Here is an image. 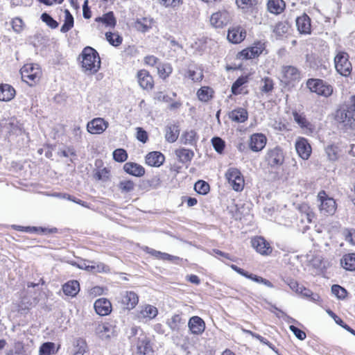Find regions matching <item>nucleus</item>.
Listing matches in <instances>:
<instances>
[{
	"instance_id": "4",
	"label": "nucleus",
	"mask_w": 355,
	"mask_h": 355,
	"mask_svg": "<svg viewBox=\"0 0 355 355\" xmlns=\"http://www.w3.org/2000/svg\"><path fill=\"white\" fill-rule=\"evenodd\" d=\"M347 53L343 51H336L334 57V65L336 71L343 76H349L352 70V65L349 60Z\"/></svg>"
},
{
	"instance_id": "20",
	"label": "nucleus",
	"mask_w": 355,
	"mask_h": 355,
	"mask_svg": "<svg viewBox=\"0 0 355 355\" xmlns=\"http://www.w3.org/2000/svg\"><path fill=\"white\" fill-rule=\"evenodd\" d=\"M188 326L191 333L196 335L201 334L205 329L204 320L198 316L191 317L189 320Z\"/></svg>"
},
{
	"instance_id": "61",
	"label": "nucleus",
	"mask_w": 355,
	"mask_h": 355,
	"mask_svg": "<svg viewBox=\"0 0 355 355\" xmlns=\"http://www.w3.org/2000/svg\"><path fill=\"white\" fill-rule=\"evenodd\" d=\"M137 139L142 143H146L148 140L147 132L141 128H137Z\"/></svg>"
},
{
	"instance_id": "18",
	"label": "nucleus",
	"mask_w": 355,
	"mask_h": 355,
	"mask_svg": "<svg viewBox=\"0 0 355 355\" xmlns=\"http://www.w3.org/2000/svg\"><path fill=\"white\" fill-rule=\"evenodd\" d=\"M266 144V137L261 133H255L250 137V148L254 152L261 150Z\"/></svg>"
},
{
	"instance_id": "39",
	"label": "nucleus",
	"mask_w": 355,
	"mask_h": 355,
	"mask_svg": "<svg viewBox=\"0 0 355 355\" xmlns=\"http://www.w3.org/2000/svg\"><path fill=\"white\" fill-rule=\"evenodd\" d=\"M7 355H26L23 342L20 340L15 341L12 347L8 350Z\"/></svg>"
},
{
	"instance_id": "12",
	"label": "nucleus",
	"mask_w": 355,
	"mask_h": 355,
	"mask_svg": "<svg viewBox=\"0 0 355 355\" xmlns=\"http://www.w3.org/2000/svg\"><path fill=\"white\" fill-rule=\"evenodd\" d=\"M265 44L261 42H254L253 46L243 49L241 53L240 57L243 59H252L258 57L264 50Z\"/></svg>"
},
{
	"instance_id": "30",
	"label": "nucleus",
	"mask_w": 355,
	"mask_h": 355,
	"mask_svg": "<svg viewBox=\"0 0 355 355\" xmlns=\"http://www.w3.org/2000/svg\"><path fill=\"white\" fill-rule=\"evenodd\" d=\"M248 112L245 109L239 107L229 113V117L236 123H243L248 119Z\"/></svg>"
},
{
	"instance_id": "2",
	"label": "nucleus",
	"mask_w": 355,
	"mask_h": 355,
	"mask_svg": "<svg viewBox=\"0 0 355 355\" xmlns=\"http://www.w3.org/2000/svg\"><path fill=\"white\" fill-rule=\"evenodd\" d=\"M335 119L344 126L355 128V95L352 96L347 103L337 109Z\"/></svg>"
},
{
	"instance_id": "50",
	"label": "nucleus",
	"mask_w": 355,
	"mask_h": 355,
	"mask_svg": "<svg viewBox=\"0 0 355 355\" xmlns=\"http://www.w3.org/2000/svg\"><path fill=\"white\" fill-rule=\"evenodd\" d=\"M194 189L198 193L205 195L209 192V185L203 180H199L195 184Z\"/></svg>"
},
{
	"instance_id": "48",
	"label": "nucleus",
	"mask_w": 355,
	"mask_h": 355,
	"mask_svg": "<svg viewBox=\"0 0 355 355\" xmlns=\"http://www.w3.org/2000/svg\"><path fill=\"white\" fill-rule=\"evenodd\" d=\"M289 26L287 23L284 21L278 22L274 29L273 32L278 36H282L284 34L286 33L288 31Z\"/></svg>"
},
{
	"instance_id": "6",
	"label": "nucleus",
	"mask_w": 355,
	"mask_h": 355,
	"mask_svg": "<svg viewBox=\"0 0 355 355\" xmlns=\"http://www.w3.org/2000/svg\"><path fill=\"white\" fill-rule=\"evenodd\" d=\"M320 202L319 210L320 214L325 216L333 215L336 210V203L333 198L329 197L324 191H320L317 196Z\"/></svg>"
},
{
	"instance_id": "49",
	"label": "nucleus",
	"mask_w": 355,
	"mask_h": 355,
	"mask_svg": "<svg viewBox=\"0 0 355 355\" xmlns=\"http://www.w3.org/2000/svg\"><path fill=\"white\" fill-rule=\"evenodd\" d=\"M105 36L109 43L115 46H119L123 40L122 37L118 34L112 33L111 32L106 33Z\"/></svg>"
},
{
	"instance_id": "55",
	"label": "nucleus",
	"mask_w": 355,
	"mask_h": 355,
	"mask_svg": "<svg viewBox=\"0 0 355 355\" xmlns=\"http://www.w3.org/2000/svg\"><path fill=\"white\" fill-rule=\"evenodd\" d=\"M212 144L215 150L218 153H221L225 147V142L219 137H214L212 139Z\"/></svg>"
},
{
	"instance_id": "42",
	"label": "nucleus",
	"mask_w": 355,
	"mask_h": 355,
	"mask_svg": "<svg viewBox=\"0 0 355 355\" xmlns=\"http://www.w3.org/2000/svg\"><path fill=\"white\" fill-rule=\"evenodd\" d=\"M157 73L162 79H166L172 73L173 69L170 64H159L157 67Z\"/></svg>"
},
{
	"instance_id": "3",
	"label": "nucleus",
	"mask_w": 355,
	"mask_h": 355,
	"mask_svg": "<svg viewBox=\"0 0 355 355\" xmlns=\"http://www.w3.org/2000/svg\"><path fill=\"white\" fill-rule=\"evenodd\" d=\"M82 67L85 73H96L101 67V60L98 52L90 46L85 47L81 54Z\"/></svg>"
},
{
	"instance_id": "54",
	"label": "nucleus",
	"mask_w": 355,
	"mask_h": 355,
	"mask_svg": "<svg viewBox=\"0 0 355 355\" xmlns=\"http://www.w3.org/2000/svg\"><path fill=\"white\" fill-rule=\"evenodd\" d=\"M257 0H236V6L241 9H248L257 4Z\"/></svg>"
},
{
	"instance_id": "62",
	"label": "nucleus",
	"mask_w": 355,
	"mask_h": 355,
	"mask_svg": "<svg viewBox=\"0 0 355 355\" xmlns=\"http://www.w3.org/2000/svg\"><path fill=\"white\" fill-rule=\"evenodd\" d=\"M12 26L13 30L15 32L19 33L22 31L23 21L21 19L17 17L12 20Z\"/></svg>"
},
{
	"instance_id": "59",
	"label": "nucleus",
	"mask_w": 355,
	"mask_h": 355,
	"mask_svg": "<svg viewBox=\"0 0 355 355\" xmlns=\"http://www.w3.org/2000/svg\"><path fill=\"white\" fill-rule=\"evenodd\" d=\"M317 58L314 55H306V60L309 63L310 67L315 69L318 67L320 61H317Z\"/></svg>"
},
{
	"instance_id": "13",
	"label": "nucleus",
	"mask_w": 355,
	"mask_h": 355,
	"mask_svg": "<svg viewBox=\"0 0 355 355\" xmlns=\"http://www.w3.org/2000/svg\"><path fill=\"white\" fill-rule=\"evenodd\" d=\"M108 127V123L103 118H95L88 122L87 131L91 134H101Z\"/></svg>"
},
{
	"instance_id": "27",
	"label": "nucleus",
	"mask_w": 355,
	"mask_h": 355,
	"mask_svg": "<svg viewBox=\"0 0 355 355\" xmlns=\"http://www.w3.org/2000/svg\"><path fill=\"white\" fill-rule=\"evenodd\" d=\"M15 96V89L8 84L0 85V101H10Z\"/></svg>"
},
{
	"instance_id": "9",
	"label": "nucleus",
	"mask_w": 355,
	"mask_h": 355,
	"mask_svg": "<svg viewBox=\"0 0 355 355\" xmlns=\"http://www.w3.org/2000/svg\"><path fill=\"white\" fill-rule=\"evenodd\" d=\"M232 21V14L227 10H221L211 15L210 23L216 28H222Z\"/></svg>"
},
{
	"instance_id": "57",
	"label": "nucleus",
	"mask_w": 355,
	"mask_h": 355,
	"mask_svg": "<svg viewBox=\"0 0 355 355\" xmlns=\"http://www.w3.org/2000/svg\"><path fill=\"white\" fill-rule=\"evenodd\" d=\"M290 330L300 340H304L306 338V333L294 325L289 327Z\"/></svg>"
},
{
	"instance_id": "7",
	"label": "nucleus",
	"mask_w": 355,
	"mask_h": 355,
	"mask_svg": "<svg viewBox=\"0 0 355 355\" xmlns=\"http://www.w3.org/2000/svg\"><path fill=\"white\" fill-rule=\"evenodd\" d=\"M225 178L230 185L236 191H241L244 187V180L240 171L236 168H230L225 173Z\"/></svg>"
},
{
	"instance_id": "16",
	"label": "nucleus",
	"mask_w": 355,
	"mask_h": 355,
	"mask_svg": "<svg viewBox=\"0 0 355 355\" xmlns=\"http://www.w3.org/2000/svg\"><path fill=\"white\" fill-rule=\"evenodd\" d=\"M158 314L157 309L150 304H145L141 306L139 310L137 312L136 318L139 320L148 319L152 320L155 318Z\"/></svg>"
},
{
	"instance_id": "52",
	"label": "nucleus",
	"mask_w": 355,
	"mask_h": 355,
	"mask_svg": "<svg viewBox=\"0 0 355 355\" xmlns=\"http://www.w3.org/2000/svg\"><path fill=\"white\" fill-rule=\"evenodd\" d=\"M41 19L51 28L54 29L58 26V23L46 12L42 14Z\"/></svg>"
},
{
	"instance_id": "19",
	"label": "nucleus",
	"mask_w": 355,
	"mask_h": 355,
	"mask_svg": "<svg viewBox=\"0 0 355 355\" xmlns=\"http://www.w3.org/2000/svg\"><path fill=\"white\" fill-rule=\"evenodd\" d=\"M295 149L299 156L303 159H308L311 153V147L304 138L296 141Z\"/></svg>"
},
{
	"instance_id": "64",
	"label": "nucleus",
	"mask_w": 355,
	"mask_h": 355,
	"mask_svg": "<svg viewBox=\"0 0 355 355\" xmlns=\"http://www.w3.org/2000/svg\"><path fill=\"white\" fill-rule=\"evenodd\" d=\"M144 62L146 64L155 66L158 63L159 59L154 55H148L145 57Z\"/></svg>"
},
{
	"instance_id": "11",
	"label": "nucleus",
	"mask_w": 355,
	"mask_h": 355,
	"mask_svg": "<svg viewBox=\"0 0 355 355\" xmlns=\"http://www.w3.org/2000/svg\"><path fill=\"white\" fill-rule=\"evenodd\" d=\"M266 161L271 167L281 166L284 161L282 150L279 147L269 149L266 155Z\"/></svg>"
},
{
	"instance_id": "36",
	"label": "nucleus",
	"mask_w": 355,
	"mask_h": 355,
	"mask_svg": "<svg viewBox=\"0 0 355 355\" xmlns=\"http://www.w3.org/2000/svg\"><path fill=\"white\" fill-rule=\"evenodd\" d=\"M184 324L185 321L179 314L173 315L167 322L168 326L173 331H179Z\"/></svg>"
},
{
	"instance_id": "47",
	"label": "nucleus",
	"mask_w": 355,
	"mask_h": 355,
	"mask_svg": "<svg viewBox=\"0 0 355 355\" xmlns=\"http://www.w3.org/2000/svg\"><path fill=\"white\" fill-rule=\"evenodd\" d=\"M135 184L131 180H122L119 182L118 187L121 193H130L135 189Z\"/></svg>"
},
{
	"instance_id": "32",
	"label": "nucleus",
	"mask_w": 355,
	"mask_h": 355,
	"mask_svg": "<svg viewBox=\"0 0 355 355\" xmlns=\"http://www.w3.org/2000/svg\"><path fill=\"white\" fill-rule=\"evenodd\" d=\"M175 154L178 161L182 164L190 162L194 156V153L191 150L184 148L176 149Z\"/></svg>"
},
{
	"instance_id": "21",
	"label": "nucleus",
	"mask_w": 355,
	"mask_h": 355,
	"mask_svg": "<svg viewBox=\"0 0 355 355\" xmlns=\"http://www.w3.org/2000/svg\"><path fill=\"white\" fill-rule=\"evenodd\" d=\"M137 78L140 87L143 89H148L153 87V79L148 71L145 69L139 71Z\"/></svg>"
},
{
	"instance_id": "51",
	"label": "nucleus",
	"mask_w": 355,
	"mask_h": 355,
	"mask_svg": "<svg viewBox=\"0 0 355 355\" xmlns=\"http://www.w3.org/2000/svg\"><path fill=\"white\" fill-rule=\"evenodd\" d=\"M113 158L116 162H123L128 158V154L124 149L118 148L113 152Z\"/></svg>"
},
{
	"instance_id": "23",
	"label": "nucleus",
	"mask_w": 355,
	"mask_h": 355,
	"mask_svg": "<svg viewBox=\"0 0 355 355\" xmlns=\"http://www.w3.org/2000/svg\"><path fill=\"white\" fill-rule=\"evenodd\" d=\"M164 160V155L158 151L150 152L146 156V163L150 166L159 167L163 164Z\"/></svg>"
},
{
	"instance_id": "28",
	"label": "nucleus",
	"mask_w": 355,
	"mask_h": 355,
	"mask_svg": "<svg viewBox=\"0 0 355 355\" xmlns=\"http://www.w3.org/2000/svg\"><path fill=\"white\" fill-rule=\"evenodd\" d=\"M245 31L238 28H233L228 31L227 40L233 44L241 42L245 37Z\"/></svg>"
},
{
	"instance_id": "15",
	"label": "nucleus",
	"mask_w": 355,
	"mask_h": 355,
	"mask_svg": "<svg viewBox=\"0 0 355 355\" xmlns=\"http://www.w3.org/2000/svg\"><path fill=\"white\" fill-rule=\"evenodd\" d=\"M251 243L256 251L262 255H268L272 252L270 244L263 237H255L252 239Z\"/></svg>"
},
{
	"instance_id": "34",
	"label": "nucleus",
	"mask_w": 355,
	"mask_h": 355,
	"mask_svg": "<svg viewBox=\"0 0 355 355\" xmlns=\"http://www.w3.org/2000/svg\"><path fill=\"white\" fill-rule=\"evenodd\" d=\"M340 264L346 270L355 271V254H345L340 259Z\"/></svg>"
},
{
	"instance_id": "29",
	"label": "nucleus",
	"mask_w": 355,
	"mask_h": 355,
	"mask_svg": "<svg viewBox=\"0 0 355 355\" xmlns=\"http://www.w3.org/2000/svg\"><path fill=\"white\" fill-rule=\"evenodd\" d=\"M286 7V3L283 0H268L267 3L268 10L275 15L282 13Z\"/></svg>"
},
{
	"instance_id": "5",
	"label": "nucleus",
	"mask_w": 355,
	"mask_h": 355,
	"mask_svg": "<svg viewBox=\"0 0 355 355\" xmlns=\"http://www.w3.org/2000/svg\"><path fill=\"white\" fill-rule=\"evenodd\" d=\"M22 80L30 86L38 83L42 76V71L38 64H26L20 70Z\"/></svg>"
},
{
	"instance_id": "1",
	"label": "nucleus",
	"mask_w": 355,
	"mask_h": 355,
	"mask_svg": "<svg viewBox=\"0 0 355 355\" xmlns=\"http://www.w3.org/2000/svg\"><path fill=\"white\" fill-rule=\"evenodd\" d=\"M129 338L131 340L132 347H135L136 355H154L151 339L141 327H132Z\"/></svg>"
},
{
	"instance_id": "58",
	"label": "nucleus",
	"mask_w": 355,
	"mask_h": 355,
	"mask_svg": "<svg viewBox=\"0 0 355 355\" xmlns=\"http://www.w3.org/2000/svg\"><path fill=\"white\" fill-rule=\"evenodd\" d=\"M293 117L295 122L302 128L307 127L309 125L306 118L297 112L293 113Z\"/></svg>"
},
{
	"instance_id": "24",
	"label": "nucleus",
	"mask_w": 355,
	"mask_h": 355,
	"mask_svg": "<svg viewBox=\"0 0 355 355\" xmlns=\"http://www.w3.org/2000/svg\"><path fill=\"white\" fill-rule=\"evenodd\" d=\"M296 26L298 31L302 34H309L311 33V19L306 14L298 17L296 19Z\"/></svg>"
},
{
	"instance_id": "37",
	"label": "nucleus",
	"mask_w": 355,
	"mask_h": 355,
	"mask_svg": "<svg viewBox=\"0 0 355 355\" xmlns=\"http://www.w3.org/2000/svg\"><path fill=\"white\" fill-rule=\"evenodd\" d=\"M239 274L250 279L253 280L254 282H256L259 284H262L263 286L267 287H273L274 285L268 279H263L261 277L257 276L256 275L249 273L248 272L245 271L243 269L241 268V270L239 272Z\"/></svg>"
},
{
	"instance_id": "22",
	"label": "nucleus",
	"mask_w": 355,
	"mask_h": 355,
	"mask_svg": "<svg viewBox=\"0 0 355 355\" xmlns=\"http://www.w3.org/2000/svg\"><path fill=\"white\" fill-rule=\"evenodd\" d=\"M282 72L285 82L289 83L297 80L300 78V71L293 66H284L282 67Z\"/></svg>"
},
{
	"instance_id": "63",
	"label": "nucleus",
	"mask_w": 355,
	"mask_h": 355,
	"mask_svg": "<svg viewBox=\"0 0 355 355\" xmlns=\"http://www.w3.org/2000/svg\"><path fill=\"white\" fill-rule=\"evenodd\" d=\"M327 313L328 314L334 318V320H335V322L339 324L340 326H341L342 327L344 328V327H345V325H347V324H345L343 320L340 318L338 317L337 315H336L335 313H334L331 310H328L327 311Z\"/></svg>"
},
{
	"instance_id": "31",
	"label": "nucleus",
	"mask_w": 355,
	"mask_h": 355,
	"mask_svg": "<svg viewBox=\"0 0 355 355\" xmlns=\"http://www.w3.org/2000/svg\"><path fill=\"white\" fill-rule=\"evenodd\" d=\"M198 141V135L195 130L184 132L180 137V141L184 145L194 146Z\"/></svg>"
},
{
	"instance_id": "46",
	"label": "nucleus",
	"mask_w": 355,
	"mask_h": 355,
	"mask_svg": "<svg viewBox=\"0 0 355 355\" xmlns=\"http://www.w3.org/2000/svg\"><path fill=\"white\" fill-rule=\"evenodd\" d=\"M6 127L9 132L10 134L18 135L21 134V128L18 121L16 120H10L8 123L6 124Z\"/></svg>"
},
{
	"instance_id": "45",
	"label": "nucleus",
	"mask_w": 355,
	"mask_h": 355,
	"mask_svg": "<svg viewBox=\"0 0 355 355\" xmlns=\"http://www.w3.org/2000/svg\"><path fill=\"white\" fill-rule=\"evenodd\" d=\"M136 26L139 31L146 32L152 27V19L144 17L141 20H137Z\"/></svg>"
},
{
	"instance_id": "43",
	"label": "nucleus",
	"mask_w": 355,
	"mask_h": 355,
	"mask_svg": "<svg viewBox=\"0 0 355 355\" xmlns=\"http://www.w3.org/2000/svg\"><path fill=\"white\" fill-rule=\"evenodd\" d=\"M213 91L207 87H201L197 92L200 101L207 102L212 96Z\"/></svg>"
},
{
	"instance_id": "14",
	"label": "nucleus",
	"mask_w": 355,
	"mask_h": 355,
	"mask_svg": "<svg viewBox=\"0 0 355 355\" xmlns=\"http://www.w3.org/2000/svg\"><path fill=\"white\" fill-rule=\"evenodd\" d=\"M139 302V296L134 291H126L122 295L120 300V303L126 309H133Z\"/></svg>"
},
{
	"instance_id": "17",
	"label": "nucleus",
	"mask_w": 355,
	"mask_h": 355,
	"mask_svg": "<svg viewBox=\"0 0 355 355\" xmlns=\"http://www.w3.org/2000/svg\"><path fill=\"white\" fill-rule=\"evenodd\" d=\"M94 306L96 313L101 316L108 315L112 310L111 302L104 297L96 300Z\"/></svg>"
},
{
	"instance_id": "35",
	"label": "nucleus",
	"mask_w": 355,
	"mask_h": 355,
	"mask_svg": "<svg viewBox=\"0 0 355 355\" xmlns=\"http://www.w3.org/2000/svg\"><path fill=\"white\" fill-rule=\"evenodd\" d=\"M60 349V345L56 347L52 342H46L42 343L39 349V355H52L56 354Z\"/></svg>"
},
{
	"instance_id": "60",
	"label": "nucleus",
	"mask_w": 355,
	"mask_h": 355,
	"mask_svg": "<svg viewBox=\"0 0 355 355\" xmlns=\"http://www.w3.org/2000/svg\"><path fill=\"white\" fill-rule=\"evenodd\" d=\"M109 170H107L106 168H104L97 171L95 174V177L99 180H107L109 178Z\"/></svg>"
},
{
	"instance_id": "33",
	"label": "nucleus",
	"mask_w": 355,
	"mask_h": 355,
	"mask_svg": "<svg viewBox=\"0 0 355 355\" xmlns=\"http://www.w3.org/2000/svg\"><path fill=\"white\" fill-rule=\"evenodd\" d=\"M324 152L329 161L336 162L340 157V150L336 144H328L324 148Z\"/></svg>"
},
{
	"instance_id": "40",
	"label": "nucleus",
	"mask_w": 355,
	"mask_h": 355,
	"mask_svg": "<svg viewBox=\"0 0 355 355\" xmlns=\"http://www.w3.org/2000/svg\"><path fill=\"white\" fill-rule=\"evenodd\" d=\"M73 26V17L68 10H64V22L61 26L60 31L63 33L68 32Z\"/></svg>"
},
{
	"instance_id": "26",
	"label": "nucleus",
	"mask_w": 355,
	"mask_h": 355,
	"mask_svg": "<svg viewBox=\"0 0 355 355\" xmlns=\"http://www.w3.org/2000/svg\"><path fill=\"white\" fill-rule=\"evenodd\" d=\"M180 128L177 123L168 124L166 127L165 139L169 143L175 142L180 135Z\"/></svg>"
},
{
	"instance_id": "25",
	"label": "nucleus",
	"mask_w": 355,
	"mask_h": 355,
	"mask_svg": "<svg viewBox=\"0 0 355 355\" xmlns=\"http://www.w3.org/2000/svg\"><path fill=\"white\" fill-rule=\"evenodd\" d=\"M123 170L128 174L136 177H141L145 173L144 168L135 162H127L123 165Z\"/></svg>"
},
{
	"instance_id": "10",
	"label": "nucleus",
	"mask_w": 355,
	"mask_h": 355,
	"mask_svg": "<svg viewBox=\"0 0 355 355\" xmlns=\"http://www.w3.org/2000/svg\"><path fill=\"white\" fill-rule=\"evenodd\" d=\"M71 265L75 266L80 269H84L93 273L106 272L109 270L108 267L102 263H96L94 261H89L87 260L72 261Z\"/></svg>"
},
{
	"instance_id": "41",
	"label": "nucleus",
	"mask_w": 355,
	"mask_h": 355,
	"mask_svg": "<svg viewBox=\"0 0 355 355\" xmlns=\"http://www.w3.org/2000/svg\"><path fill=\"white\" fill-rule=\"evenodd\" d=\"M248 82V76H241L239 77L232 85L231 91L232 93L234 95H238L241 94L242 89H240L241 86L245 85Z\"/></svg>"
},
{
	"instance_id": "38",
	"label": "nucleus",
	"mask_w": 355,
	"mask_h": 355,
	"mask_svg": "<svg viewBox=\"0 0 355 355\" xmlns=\"http://www.w3.org/2000/svg\"><path fill=\"white\" fill-rule=\"evenodd\" d=\"M73 355H84L87 349V344L85 339L78 338L73 342Z\"/></svg>"
},
{
	"instance_id": "44",
	"label": "nucleus",
	"mask_w": 355,
	"mask_h": 355,
	"mask_svg": "<svg viewBox=\"0 0 355 355\" xmlns=\"http://www.w3.org/2000/svg\"><path fill=\"white\" fill-rule=\"evenodd\" d=\"M299 295L302 298L314 302H319L320 298L319 295L314 293L312 290H300Z\"/></svg>"
},
{
	"instance_id": "53",
	"label": "nucleus",
	"mask_w": 355,
	"mask_h": 355,
	"mask_svg": "<svg viewBox=\"0 0 355 355\" xmlns=\"http://www.w3.org/2000/svg\"><path fill=\"white\" fill-rule=\"evenodd\" d=\"M99 20L110 26H114L116 24V19L112 12L106 13L103 17L99 18Z\"/></svg>"
},
{
	"instance_id": "8",
	"label": "nucleus",
	"mask_w": 355,
	"mask_h": 355,
	"mask_svg": "<svg viewBox=\"0 0 355 355\" xmlns=\"http://www.w3.org/2000/svg\"><path fill=\"white\" fill-rule=\"evenodd\" d=\"M306 85L311 92L326 97L330 96L333 92L332 87L322 80L309 79Z\"/></svg>"
},
{
	"instance_id": "56",
	"label": "nucleus",
	"mask_w": 355,
	"mask_h": 355,
	"mask_svg": "<svg viewBox=\"0 0 355 355\" xmlns=\"http://www.w3.org/2000/svg\"><path fill=\"white\" fill-rule=\"evenodd\" d=\"M263 85L261 87V90L263 92L268 93L272 90L273 89V82L269 78H266L262 80Z\"/></svg>"
}]
</instances>
